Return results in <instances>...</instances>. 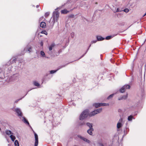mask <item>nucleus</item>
<instances>
[{"mask_svg":"<svg viewBox=\"0 0 146 146\" xmlns=\"http://www.w3.org/2000/svg\"><path fill=\"white\" fill-rule=\"evenodd\" d=\"M39 7V5H37L36 6V8H38V7Z\"/></svg>","mask_w":146,"mask_h":146,"instance_id":"nucleus-45","label":"nucleus"},{"mask_svg":"<svg viewBox=\"0 0 146 146\" xmlns=\"http://www.w3.org/2000/svg\"><path fill=\"white\" fill-rule=\"evenodd\" d=\"M123 11L126 13H128L129 11V10L128 9H125Z\"/></svg>","mask_w":146,"mask_h":146,"instance_id":"nucleus-37","label":"nucleus"},{"mask_svg":"<svg viewBox=\"0 0 146 146\" xmlns=\"http://www.w3.org/2000/svg\"><path fill=\"white\" fill-rule=\"evenodd\" d=\"M114 94H112L110 95L107 98V99H110L111 98H112L113 97V96H114Z\"/></svg>","mask_w":146,"mask_h":146,"instance_id":"nucleus-30","label":"nucleus"},{"mask_svg":"<svg viewBox=\"0 0 146 146\" xmlns=\"http://www.w3.org/2000/svg\"><path fill=\"white\" fill-rule=\"evenodd\" d=\"M130 88V86L129 85H125L122 87L120 90V92L121 93H123L125 90L127 89H129Z\"/></svg>","mask_w":146,"mask_h":146,"instance_id":"nucleus-6","label":"nucleus"},{"mask_svg":"<svg viewBox=\"0 0 146 146\" xmlns=\"http://www.w3.org/2000/svg\"><path fill=\"white\" fill-rule=\"evenodd\" d=\"M96 3V4H98L97 2L96 3Z\"/></svg>","mask_w":146,"mask_h":146,"instance_id":"nucleus-48","label":"nucleus"},{"mask_svg":"<svg viewBox=\"0 0 146 146\" xmlns=\"http://www.w3.org/2000/svg\"><path fill=\"white\" fill-rule=\"evenodd\" d=\"M127 96V94L126 95H124L120 97H119L118 98V100H125L126 99Z\"/></svg>","mask_w":146,"mask_h":146,"instance_id":"nucleus-14","label":"nucleus"},{"mask_svg":"<svg viewBox=\"0 0 146 146\" xmlns=\"http://www.w3.org/2000/svg\"><path fill=\"white\" fill-rule=\"evenodd\" d=\"M22 98H21L20 99H18L17 100H16L15 102V103H17L18 101H19L20 100H21L22 99Z\"/></svg>","mask_w":146,"mask_h":146,"instance_id":"nucleus-39","label":"nucleus"},{"mask_svg":"<svg viewBox=\"0 0 146 146\" xmlns=\"http://www.w3.org/2000/svg\"><path fill=\"white\" fill-rule=\"evenodd\" d=\"M97 114H98V113L96 110L92 111V116L94 115Z\"/></svg>","mask_w":146,"mask_h":146,"instance_id":"nucleus-29","label":"nucleus"},{"mask_svg":"<svg viewBox=\"0 0 146 146\" xmlns=\"http://www.w3.org/2000/svg\"><path fill=\"white\" fill-rule=\"evenodd\" d=\"M33 84L34 86L37 87H39L40 86V84L36 81L33 82Z\"/></svg>","mask_w":146,"mask_h":146,"instance_id":"nucleus-24","label":"nucleus"},{"mask_svg":"<svg viewBox=\"0 0 146 146\" xmlns=\"http://www.w3.org/2000/svg\"><path fill=\"white\" fill-rule=\"evenodd\" d=\"M61 13L63 14H66L69 12L66 9L62 10L61 11Z\"/></svg>","mask_w":146,"mask_h":146,"instance_id":"nucleus-23","label":"nucleus"},{"mask_svg":"<svg viewBox=\"0 0 146 146\" xmlns=\"http://www.w3.org/2000/svg\"><path fill=\"white\" fill-rule=\"evenodd\" d=\"M116 35H113V36L110 35L107 36L106 38V39L107 40H109L113 38V37L114 36H116Z\"/></svg>","mask_w":146,"mask_h":146,"instance_id":"nucleus-22","label":"nucleus"},{"mask_svg":"<svg viewBox=\"0 0 146 146\" xmlns=\"http://www.w3.org/2000/svg\"><path fill=\"white\" fill-rule=\"evenodd\" d=\"M50 13L48 12H46L45 14V17H47L49 15Z\"/></svg>","mask_w":146,"mask_h":146,"instance_id":"nucleus-33","label":"nucleus"},{"mask_svg":"<svg viewBox=\"0 0 146 146\" xmlns=\"http://www.w3.org/2000/svg\"><path fill=\"white\" fill-rule=\"evenodd\" d=\"M10 137L11 138V140L13 142L15 141L16 139L15 136L13 135V134H11L10 136Z\"/></svg>","mask_w":146,"mask_h":146,"instance_id":"nucleus-20","label":"nucleus"},{"mask_svg":"<svg viewBox=\"0 0 146 146\" xmlns=\"http://www.w3.org/2000/svg\"><path fill=\"white\" fill-rule=\"evenodd\" d=\"M24 63L23 60L21 61H18L16 63L15 66V69L13 71H15L16 70H22L23 68Z\"/></svg>","mask_w":146,"mask_h":146,"instance_id":"nucleus-4","label":"nucleus"},{"mask_svg":"<svg viewBox=\"0 0 146 146\" xmlns=\"http://www.w3.org/2000/svg\"><path fill=\"white\" fill-rule=\"evenodd\" d=\"M96 110L98 114V113H100V112H101L102 111V109L101 108H99V109H98Z\"/></svg>","mask_w":146,"mask_h":146,"instance_id":"nucleus-27","label":"nucleus"},{"mask_svg":"<svg viewBox=\"0 0 146 146\" xmlns=\"http://www.w3.org/2000/svg\"><path fill=\"white\" fill-rule=\"evenodd\" d=\"M86 125L89 127L90 129H91V124L89 123H86Z\"/></svg>","mask_w":146,"mask_h":146,"instance_id":"nucleus-32","label":"nucleus"},{"mask_svg":"<svg viewBox=\"0 0 146 146\" xmlns=\"http://www.w3.org/2000/svg\"><path fill=\"white\" fill-rule=\"evenodd\" d=\"M55 44L54 43H52L49 46V51L48 52V53L50 55H52V53L51 50H52V48L54 47Z\"/></svg>","mask_w":146,"mask_h":146,"instance_id":"nucleus-7","label":"nucleus"},{"mask_svg":"<svg viewBox=\"0 0 146 146\" xmlns=\"http://www.w3.org/2000/svg\"><path fill=\"white\" fill-rule=\"evenodd\" d=\"M41 33L42 34H44L46 35L47 34V32L45 31H42L41 32Z\"/></svg>","mask_w":146,"mask_h":146,"instance_id":"nucleus-34","label":"nucleus"},{"mask_svg":"<svg viewBox=\"0 0 146 146\" xmlns=\"http://www.w3.org/2000/svg\"><path fill=\"white\" fill-rule=\"evenodd\" d=\"M74 17V15H71L70 16V17L71 18H73Z\"/></svg>","mask_w":146,"mask_h":146,"instance_id":"nucleus-41","label":"nucleus"},{"mask_svg":"<svg viewBox=\"0 0 146 146\" xmlns=\"http://www.w3.org/2000/svg\"><path fill=\"white\" fill-rule=\"evenodd\" d=\"M97 41H98L97 40H93V41H92V43H96V42Z\"/></svg>","mask_w":146,"mask_h":146,"instance_id":"nucleus-40","label":"nucleus"},{"mask_svg":"<svg viewBox=\"0 0 146 146\" xmlns=\"http://www.w3.org/2000/svg\"><path fill=\"white\" fill-rule=\"evenodd\" d=\"M123 122V119L122 118H121L119 120L118 122L117 123V128L119 129L123 126L122 123Z\"/></svg>","mask_w":146,"mask_h":146,"instance_id":"nucleus-10","label":"nucleus"},{"mask_svg":"<svg viewBox=\"0 0 146 146\" xmlns=\"http://www.w3.org/2000/svg\"><path fill=\"white\" fill-rule=\"evenodd\" d=\"M96 37L98 41H102L105 39L104 38L102 37L101 36H97Z\"/></svg>","mask_w":146,"mask_h":146,"instance_id":"nucleus-16","label":"nucleus"},{"mask_svg":"<svg viewBox=\"0 0 146 146\" xmlns=\"http://www.w3.org/2000/svg\"><path fill=\"white\" fill-rule=\"evenodd\" d=\"M121 11L120 10V9L119 8H118L117 9L116 11H114V13H115L116 12H119Z\"/></svg>","mask_w":146,"mask_h":146,"instance_id":"nucleus-38","label":"nucleus"},{"mask_svg":"<svg viewBox=\"0 0 146 146\" xmlns=\"http://www.w3.org/2000/svg\"><path fill=\"white\" fill-rule=\"evenodd\" d=\"M22 118H23V119L22 120V121L25 124L28 125L30 127H31L30 126V125H29V123L28 121L26 119V118L24 117H22Z\"/></svg>","mask_w":146,"mask_h":146,"instance_id":"nucleus-15","label":"nucleus"},{"mask_svg":"<svg viewBox=\"0 0 146 146\" xmlns=\"http://www.w3.org/2000/svg\"><path fill=\"white\" fill-rule=\"evenodd\" d=\"M40 54L42 57H46L45 54L43 51H41L40 52Z\"/></svg>","mask_w":146,"mask_h":146,"instance_id":"nucleus-25","label":"nucleus"},{"mask_svg":"<svg viewBox=\"0 0 146 146\" xmlns=\"http://www.w3.org/2000/svg\"><path fill=\"white\" fill-rule=\"evenodd\" d=\"M40 44L41 46H42L43 45V42L42 41L40 43Z\"/></svg>","mask_w":146,"mask_h":146,"instance_id":"nucleus-42","label":"nucleus"},{"mask_svg":"<svg viewBox=\"0 0 146 146\" xmlns=\"http://www.w3.org/2000/svg\"><path fill=\"white\" fill-rule=\"evenodd\" d=\"M88 133L90 135H91V129L90 128L87 130Z\"/></svg>","mask_w":146,"mask_h":146,"instance_id":"nucleus-31","label":"nucleus"},{"mask_svg":"<svg viewBox=\"0 0 146 146\" xmlns=\"http://www.w3.org/2000/svg\"><path fill=\"white\" fill-rule=\"evenodd\" d=\"M5 133L8 135L13 134V133L11 131L7 129L5 131Z\"/></svg>","mask_w":146,"mask_h":146,"instance_id":"nucleus-18","label":"nucleus"},{"mask_svg":"<svg viewBox=\"0 0 146 146\" xmlns=\"http://www.w3.org/2000/svg\"><path fill=\"white\" fill-rule=\"evenodd\" d=\"M12 66L11 64L9 65L7 63L6 64L3 65L2 68H0V72L2 71L5 72L7 71V73L8 74L10 73L12 71H13L14 70L12 69Z\"/></svg>","mask_w":146,"mask_h":146,"instance_id":"nucleus-1","label":"nucleus"},{"mask_svg":"<svg viewBox=\"0 0 146 146\" xmlns=\"http://www.w3.org/2000/svg\"><path fill=\"white\" fill-rule=\"evenodd\" d=\"M89 111L88 110L86 109L83 111L80 114L79 117V119L80 120L84 119L89 115Z\"/></svg>","mask_w":146,"mask_h":146,"instance_id":"nucleus-3","label":"nucleus"},{"mask_svg":"<svg viewBox=\"0 0 146 146\" xmlns=\"http://www.w3.org/2000/svg\"><path fill=\"white\" fill-rule=\"evenodd\" d=\"M133 119H135V118L132 115L129 116L127 118V119L129 121H132Z\"/></svg>","mask_w":146,"mask_h":146,"instance_id":"nucleus-19","label":"nucleus"},{"mask_svg":"<svg viewBox=\"0 0 146 146\" xmlns=\"http://www.w3.org/2000/svg\"><path fill=\"white\" fill-rule=\"evenodd\" d=\"M93 128L92 127V131H93Z\"/></svg>","mask_w":146,"mask_h":146,"instance_id":"nucleus-47","label":"nucleus"},{"mask_svg":"<svg viewBox=\"0 0 146 146\" xmlns=\"http://www.w3.org/2000/svg\"><path fill=\"white\" fill-rule=\"evenodd\" d=\"M15 111L17 113L18 116L20 117H22L23 115L21 110L19 108H16L15 109Z\"/></svg>","mask_w":146,"mask_h":146,"instance_id":"nucleus-9","label":"nucleus"},{"mask_svg":"<svg viewBox=\"0 0 146 146\" xmlns=\"http://www.w3.org/2000/svg\"><path fill=\"white\" fill-rule=\"evenodd\" d=\"M46 26V24L45 23L43 22H42L40 24V26L42 28H44Z\"/></svg>","mask_w":146,"mask_h":146,"instance_id":"nucleus-21","label":"nucleus"},{"mask_svg":"<svg viewBox=\"0 0 146 146\" xmlns=\"http://www.w3.org/2000/svg\"><path fill=\"white\" fill-rule=\"evenodd\" d=\"M85 124V123L84 122H80L79 123V125H84Z\"/></svg>","mask_w":146,"mask_h":146,"instance_id":"nucleus-36","label":"nucleus"},{"mask_svg":"<svg viewBox=\"0 0 146 146\" xmlns=\"http://www.w3.org/2000/svg\"><path fill=\"white\" fill-rule=\"evenodd\" d=\"M86 52L80 58H81L84 55L86 54Z\"/></svg>","mask_w":146,"mask_h":146,"instance_id":"nucleus-44","label":"nucleus"},{"mask_svg":"<svg viewBox=\"0 0 146 146\" xmlns=\"http://www.w3.org/2000/svg\"><path fill=\"white\" fill-rule=\"evenodd\" d=\"M70 36L72 38H73L74 36V32H72L70 34Z\"/></svg>","mask_w":146,"mask_h":146,"instance_id":"nucleus-35","label":"nucleus"},{"mask_svg":"<svg viewBox=\"0 0 146 146\" xmlns=\"http://www.w3.org/2000/svg\"><path fill=\"white\" fill-rule=\"evenodd\" d=\"M59 17V13L57 11H54L53 13V15L50 21L51 28H52L56 22H57Z\"/></svg>","mask_w":146,"mask_h":146,"instance_id":"nucleus-2","label":"nucleus"},{"mask_svg":"<svg viewBox=\"0 0 146 146\" xmlns=\"http://www.w3.org/2000/svg\"><path fill=\"white\" fill-rule=\"evenodd\" d=\"M14 144L15 146H19V143L17 140L15 141Z\"/></svg>","mask_w":146,"mask_h":146,"instance_id":"nucleus-28","label":"nucleus"},{"mask_svg":"<svg viewBox=\"0 0 146 146\" xmlns=\"http://www.w3.org/2000/svg\"><path fill=\"white\" fill-rule=\"evenodd\" d=\"M16 60V59L15 58H12L7 62V64H9V65L15 62Z\"/></svg>","mask_w":146,"mask_h":146,"instance_id":"nucleus-12","label":"nucleus"},{"mask_svg":"<svg viewBox=\"0 0 146 146\" xmlns=\"http://www.w3.org/2000/svg\"><path fill=\"white\" fill-rule=\"evenodd\" d=\"M99 146H104L103 144L102 143H99Z\"/></svg>","mask_w":146,"mask_h":146,"instance_id":"nucleus-43","label":"nucleus"},{"mask_svg":"<svg viewBox=\"0 0 146 146\" xmlns=\"http://www.w3.org/2000/svg\"><path fill=\"white\" fill-rule=\"evenodd\" d=\"M33 131L34 134L35 138V142L34 146H37L38 144V137L37 134Z\"/></svg>","mask_w":146,"mask_h":146,"instance_id":"nucleus-8","label":"nucleus"},{"mask_svg":"<svg viewBox=\"0 0 146 146\" xmlns=\"http://www.w3.org/2000/svg\"><path fill=\"white\" fill-rule=\"evenodd\" d=\"M101 106H109V104L108 103H100Z\"/></svg>","mask_w":146,"mask_h":146,"instance_id":"nucleus-26","label":"nucleus"},{"mask_svg":"<svg viewBox=\"0 0 146 146\" xmlns=\"http://www.w3.org/2000/svg\"><path fill=\"white\" fill-rule=\"evenodd\" d=\"M93 105L96 108H98L101 106L100 103H95L93 104Z\"/></svg>","mask_w":146,"mask_h":146,"instance_id":"nucleus-17","label":"nucleus"},{"mask_svg":"<svg viewBox=\"0 0 146 146\" xmlns=\"http://www.w3.org/2000/svg\"><path fill=\"white\" fill-rule=\"evenodd\" d=\"M32 48L31 46L29 45H27L24 48V51H28L29 52H31V49Z\"/></svg>","mask_w":146,"mask_h":146,"instance_id":"nucleus-13","label":"nucleus"},{"mask_svg":"<svg viewBox=\"0 0 146 146\" xmlns=\"http://www.w3.org/2000/svg\"><path fill=\"white\" fill-rule=\"evenodd\" d=\"M146 15V12L143 15V17H144Z\"/></svg>","mask_w":146,"mask_h":146,"instance_id":"nucleus-46","label":"nucleus"},{"mask_svg":"<svg viewBox=\"0 0 146 146\" xmlns=\"http://www.w3.org/2000/svg\"><path fill=\"white\" fill-rule=\"evenodd\" d=\"M78 136L79 138H80L81 139L88 143H89L90 142V141L89 140L87 139H86L85 138H84L83 137L81 136L80 135H78Z\"/></svg>","mask_w":146,"mask_h":146,"instance_id":"nucleus-11","label":"nucleus"},{"mask_svg":"<svg viewBox=\"0 0 146 146\" xmlns=\"http://www.w3.org/2000/svg\"><path fill=\"white\" fill-rule=\"evenodd\" d=\"M68 64H67L65 65H61L59 66L58 68L56 70H51L48 72H47L46 74V76H47L48 75V74H52L54 73H55L59 69L63 68L65 67L67 65H68Z\"/></svg>","mask_w":146,"mask_h":146,"instance_id":"nucleus-5","label":"nucleus"}]
</instances>
